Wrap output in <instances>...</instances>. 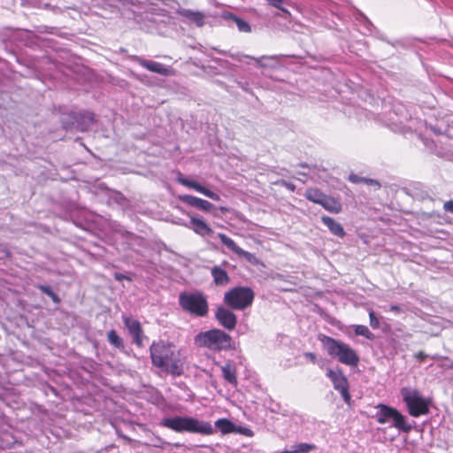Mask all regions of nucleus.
<instances>
[{"mask_svg":"<svg viewBox=\"0 0 453 453\" xmlns=\"http://www.w3.org/2000/svg\"><path fill=\"white\" fill-rule=\"evenodd\" d=\"M173 342L165 340L154 341L150 347L152 365L173 376L179 377L184 373V362L179 357Z\"/></svg>","mask_w":453,"mask_h":453,"instance_id":"nucleus-1","label":"nucleus"},{"mask_svg":"<svg viewBox=\"0 0 453 453\" xmlns=\"http://www.w3.org/2000/svg\"><path fill=\"white\" fill-rule=\"evenodd\" d=\"M319 340L332 358L348 366H357L360 358L357 351L349 344L326 334H319Z\"/></svg>","mask_w":453,"mask_h":453,"instance_id":"nucleus-2","label":"nucleus"},{"mask_svg":"<svg viewBox=\"0 0 453 453\" xmlns=\"http://www.w3.org/2000/svg\"><path fill=\"white\" fill-rule=\"evenodd\" d=\"M195 344L215 352L226 351L234 349L232 336L225 331L213 328L198 333L194 338Z\"/></svg>","mask_w":453,"mask_h":453,"instance_id":"nucleus-3","label":"nucleus"},{"mask_svg":"<svg viewBox=\"0 0 453 453\" xmlns=\"http://www.w3.org/2000/svg\"><path fill=\"white\" fill-rule=\"evenodd\" d=\"M161 425L176 433H196L201 434H211L213 428L208 422L199 421L191 417H173L162 419Z\"/></svg>","mask_w":453,"mask_h":453,"instance_id":"nucleus-4","label":"nucleus"},{"mask_svg":"<svg viewBox=\"0 0 453 453\" xmlns=\"http://www.w3.org/2000/svg\"><path fill=\"white\" fill-rule=\"evenodd\" d=\"M180 308L198 318L206 317L209 313V303L205 295L200 291L181 292L179 296Z\"/></svg>","mask_w":453,"mask_h":453,"instance_id":"nucleus-5","label":"nucleus"},{"mask_svg":"<svg viewBox=\"0 0 453 453\" xmlns=\"http://www.w3.org/2000/svg\"><path fill=\"white\" fill-rule=\"evenodd\" d=\"M255 299V292L250 287L237 286L224 294L223 302L231 310L244 311L250 307Z\"/></svg>","mask_w":453,"mask_h":453,"instance_id":"nucleus-6","label":"nucleus"},{"mask_svg":"<svg viewBox=\"0 0 453 453\" xmlns=\"http://www.w3.org/2000/svg\"><path fill=\"white\" fill-rule=\"evenodd\" d=\"M401 395L411 416L417 418L428 414L429 401L423 398L417 389L403 388Z\"/></svg>","mask_w":453,"mask_h":453,"instance_id":"nucleus-7","label":"nucleus"},{"mask_svg":"<svg viewBox=\"0 0 453 453\" xmlns=\"http://www.w3.org/2000/svg\"><path fill=\"white\" fill-rule=\"evenodd\" d=\"M379 411L376 414V420L379 424H386L390 420L393 426L400 431L409 433L411 426L407 423L406 418L395 408L380 403L377 405Z\"/></svg>","mask_w":453,"mask_h":453,"instance_id":"nucleus-8","label":"nucleus"},{"mask_svg":"<svg viewBox=\"0 0 453 453\" xmlns=\"http://www.w3.org/2000/svg\"><path fill=\"white\" fill-rule=\"evenodd\" d=\"M326 376L332 381L334 388L341 394L344 402L347 404H350L351 395L349 392V383L342 369L337 368L333 370L329 368L326 371Z\"/></svg>","mask_w":453,"mask_h":453,"instance_id":"nucleus-9","label":"nucleus"},{"mask_svg":"<svg viewBox=\"0 0 453 453\" xmlns=\"http://www.w3.org/2000/svg\"><path fill=\"white\" fill-rule=\"evenodd\" d=\"M215 319L227 331H233L237 325V316L230 308L219 306L215 311Z\"/></svg>","mask_w":453,"mask_h":453,"instance_id":"nucleus-10","label":"nucleus"},{"mask_svg":"<svg viewBox=\"0 0 453 453\" xmlns=\"http://www.w3.org/2000/svg\"><path fill=\"white\" fill-rule=\"evenodd\" d=\"M218 237L229 250L236 254L238 257L245 258L249 263L252 265H256L257 263V258L254 254L242 250L233 239L228 237L226 234L219 233Z\"/></svg>","mask_w":453,"mask_h":453,"instance_id":"nucleus-11","label":"nucleus"},{"mask_svg":"<svg viewBox=\"0 0 453 453\" xmlns=\"http://www.w3.org/2000/svg\"><path fill=\"white\" fill-rule=\"evenodd\" d=\"M176 180L179 184H180L186 188L194 189L214 201L220 200V196L217 193L210 190L206 187L202 186L200 183H198L196 181L190 180L187 179L186 177H184V175L180 172L178 173Z\"/></svg>","mask_w":453,"mask_h":453,"instance_id":"nucleus-12","label":"nucleus"},{"mask_svg":"<svg viewBox=\"0 0 453 453\" xmlns=\"http://www.w3.org/2000/svg\"><path fill=\"white\" fill-rule=\"evenodd\" d=\"M122 319L125 326L133 337L134 343L138 348H142L143 345V330L141 323L137 319H132L128 316H123Z\"/></svg>","mask_w":453,"mask_h":453,"instance_id":"nucleus-13","label":"nucleus"},{"mask_svg":"<svg viewBox=\"0 0 453 453\" xmlns=\"http://www.w3.org/2000/svg\"><path fill=\"white\" fill-rule=\"evenodd\" d=\"M136 62L145 69L156 73L164 76H169L173 73V70L169 67H166L161 63L147 60L142 58L136 57Z\"/></svg>","mask_w":453,"mask_h":453,"instance_id":"nucleus-14","label":"nucleus"},{"mask_svg":"<svg viewBox=\"0 0 453 453\" xmlns=\"http://www.w3.org/2000/svg\"><path fill=\"white\" fill-rule=\"evenodd\" d=\"M178 199L189 206L198 208L203 211L209 212L214 209V205L209 201L191 195H180Z\"/></svg>","mask_w":453,"mask_h":453,"instance_id":"nucleus-15","label":"nucleus"},{"mask_svg":"<svg viewBox=\"0 0 453 453\" xmlns=\"http://www.w3.org/2000/svg\"><path fill=\"white\" fill-rule=\"evenodd\" d=\"M190 219V228L198 235L204 237L211 235L214 232L211 227L202 219L188 215Z\"/></svg>","mask_w":453,"mask_h":453,"instance_id":"nucleus-16","label":"nucleus"},{"mask_svg":"<svg viewBox=\"0 0 453 453\" xmlns=\"http://www.w3.org/2000/svg\"><path fill=\"white\" fill-rule=\"evenodd\" d=\"M177 14L188 19L197 27H203L204 25L205 15L202 12L180 9L177 10Z\"/></svg>","mask_w":453,"mask_h":453,"instance_id":"nucleus-17","label":"nucleus"},{"mask_svg":"<svg viewBox=\"0 0 453 453\" xmlns=\"http://www.w3.org/2000/svg\"><path fill=\"white\" fill-rule=\"evenodd\" d=\"M211 274L216 286H226L230 282V277L227 272L219 265H215L211 268Z\"/></svg>","mask_w":453,"mask_h":453,"instance_id":"nucleus-18","label":"nucleus"},{"mask_svg":"<svg viewBox=\"0 0 453 453\" xmlns=\"http://www.w3.org/2000/svg\"><path fill=\"white\" fill-rule=\"evenodd\" d=\"M321 221L326 226L329 231L335 236L343 238L346 234L343 226L335 221L333 218L328 216H322Z\"/></svg>","mask_w":453,"mask_h":453,"instance_id":"nucleus-19","label":"nucleus"},{"mask_svg":"<svg viewBox=\"0 0 453 453\" xmlns=\"http://www.w3.org/2000/svg\"><path fill=\"white\" fill-rule=\"evenodd\" d=\"M321 206L331 213H339L342 211V207L341 202L330 196H325Z\"/></svg>","mask_w":453,"mask_h":453,"instance_id":"nucleus-20","label":"nucleus"},{"mask_svg":"<svg viewBox=\"0 0 453 453\" xmlns=\"http://www.w3.org/2000/svg\"><path fill=\"white\" fill-rule=\"evenodd\" d=\"M215 426L221 431L222 434H230L236 431L235 425L227 418H219L215 422Z\"/></svg>","mask_w":453,"mask_h":453,"instance_id":"nucleus-21","label":"nucleus"},{"mask_svg":"<svg viewBox=\"0 0 453 453\" xmlns=\"http://www.w3.org/2000/svg\"><path fill=\"white\" fill-rule=\"evenodd\" d=\"M223 378L234 386H237L236 370L231 365H226L222 367Z\"/></svg>","mask_w":453,"mask_h":453,"instance_id":"nucleus-22","label":"nucleus"},{"mask_svg":"<svg viewBox=\"0 0 453 453\" xmlns=\"http://www.w3.org/2000/svg\"><path fill=\"white\" fill-rule=\"evenodd\" d=\"M326 194L321 192L319 188H309L305 192V197L309 200L313 202L314 203L320 204L323 202V199L325 197Z\"/></svg>","mask_w":453,"mask_h":453,"instance_id":"nucleus-23","label":"nucleus"},{"mask_svg":"<svg viewBox=\"0 0 453 453\" xmlns=\"http://www.w3.org/2000/svg\"><path fill=\"white\" fill-rule=\"evenodd\" d=\"M107 339L109 342L119 349H124V343L122 339L119 337L115 330H110L107 334Z\"/></svg>","mask_w":453,"mask_h":453,"instance_id":"nucleus-24","label":"nucleus"},{"mask_svg":"<svg viewBox=\"0 0 453 453\" xmlns=\"http://www.w3.org/2000/svg\"><path fill=\"white\" fill-rule=\"evenodd\" d=\"M354 331L357 335H362L366 339L372 340L374 338V334L369 330V328L366 326L357 325L355 326Z\"/></svg>","mask_w":453,"mask_h":453,"instance_id":"nucleus-25","label":"nucleus"},{"mask_svg":"<svg viewBox=\"0 0 453 453\" xmlns=\"http://www.w3.org/2000/svg\"><path fill=\"white\" fill-rule=\"evenodd\" d=\"M232 19L235 22L239 31L244 32V33H250L251 31V27L248 22L245 20L238 18L235 15H230Z\"/></svg>","mask_w":453,"mask_h":453,"instance_id":"nucleus-26","label":"nucleus"},{"mask_svg":"<svg viewBox=\"0 0 453 453\" xmlns=\"http://www.w3.org/2000/svg\"><path fill=\"white\" fill-rule=\"evenodd\" d=\"M266 1H267L268 4H270L271 6L275 7L285 13H288V11L282 6L284 0H266Z\"/></svg>","mask_w":453,"mask_h":453,"instance_id":"nucleus-27","label":"nucleus"},{"mask_svg":"<svg viewBox=\"0 0 453 453\" xmlns=\"http://www.w3.org/2000/svg\"><path fill=\"white\" fill-rule=\"evenodd\" d=\"M369 319H370V326L372 328L377 329L380 327V320L377 318V316L373 311H370Z\"/></svg>","mask_w":453,"mask_h":453,"instance_id":"nucleus-28","label":"nucleus"},{"mask_svg":"<svg viewBox=\"0 0 453 453\" xmlns=\"http://www.w3.org/2000/svg\"><path fill=\"white\" fill-rule=\"evenodd\" d=\"M366 178H364V177H360L357 174H354V173H351L349 176V180L352 183H364L365 182V180Z\"/></svg>","mask_w":453,"mask_h":453,"instance_id":"nucleus-29","label":"nucleus"},{"mask_svg":"<svg viewBox=\"0 0 453 453\" xmlns=\"http://www.w3.org/2000/svg\"><path fill=\"white\" fill-rule=\"evenodd\" d=\"M37 288L40 289L42 293H44L48 296H50L54 292L52 290L51 287L48 286V285H38Z\"/></svg>","mask_w":453,"mask_h":453,"instance_id":"nucleus-30","label":"nucleus"},{"mask_svg":"<svg viewBox=\"0 0 453 453\" xmlns=\"http://www.w3.org/2000/svg\"><path fill=\"white\" fill-rule=\"evenodd\" d=\"M235 432H239L242 434H244L249 437H251L254 434V433L250 428H247V427H238V428H236Z\"/></svg>","mask_w":453,"mask_h":453,"instance_id":"nucleus-31","label":"nucleus"},{"mask_svg":"<svg viewBox=\"0 0 453 453\" xmlns=\"http://www.w3.org/2000/svg\"><path fill=\"white\" fill-rule=\"evenodd\" d=\"M364 183H365V184H367V185L373 186L376 189H379V188H380V187H381V186H380V183L378 180H372V179H367V178H366V179L365 180V182H364Z\"/></svg>","mask_w":453,"mask_h":453,"instance_id":"nucleus-32","label":"nucleus"},{"mask_svg":"<svg viewBox=\"0 0 453 453\" xmlns=\"http://www.w3.org/2000/svg\"><path fill=\"white\" fill-rule=\"evenodd\" d=\"M113 276H114V279L118 281H121L123 280H127L128 281L132 280V279L130 277H128L121 273H115Z\"/></svg>","mask_w":453,"mask_h":453,"instance_id":"nucleus-33","label":"nucleus"},{"mask_svg":"<svg viewBox=\"0 0 453 453\" xmlns=\"http://www.w3.org/2000/svg\"><path fill=\"white\" fill-rule=\"evenodd\" d=\"M443 209L453 214V200H449L444 203Z\"/></svg>","mask_w":453,"mask_h":453,"instance_id":"nucleus-34","label":"nucleus"},{"mask_svg":"<svg viewBox=\"0 0 453 453\" xmlns=\"http://www.w3.org/2000/svg\"><path fill=\"white\" fill-rule=\"evenodd\" d=\"M304 356L306 357H308L312 363L315 364L317 362V357H316V355L314 353H312V352H306L304 354Z\"/></svg>","mask_w":453,"mask_h":453,"instance_id":"nucleus-35","label":"nucleus"},{"mask_svg":"<svg viewBox=\"0 0 453 453\" xmlns=\"http://www.w3.org/2000/svg\"><path fill=\"white\" fill-rule=\"evenodd\" d=\"M50 296V297L51 298V300H52L55 303H57V304H58V303L61 302V300H60L59 296H58L55 292H53V293H52L50 296Z\"/></svg>","mask_w":453,"mask_h":453,"instance_id":"nucleus-36","label":"nucleus"},{"mask_svg":"<svg viewBox=\"0 0 453 453\" xmlns=\"http://www.w3.org/2000/svg\"><path fill=\"white\" fill-rule=\"evenodd\" d=\"M427 355L425 354L423 351H420L416 354V357L419 359L420 361H424L426 358Z\"/></svg>","mask_w":453,"mask_h":453,"instance_id":"nucleus-37","label":"nucleus"},{"mask_svg":"<svg viewBox=\"0 0 453 453\" xmlns=\"http://www.w3.org/2000/svg\"><path fill=\"white\" fill-rule=\"evenodd\" d=\"M390 311H395V312H400L401 309H400V307H399V306H397V305H392V306L390 307Z\"/></svg>","mask_w":453,"mask_h":453,"instance_id":"nucleus-38","label":"nucleus"},{"mask_svg":"<svg viewBox=\"0 0 453 453\" xmlns=\"http://www.w3.org/2000/svg\"><path fill=\"white\" fill-rule=\"evenodd\" d=\"M84 117L88 118L89 120H93L94 115L90 112H86L83 114Z\"/></svg>","mask_w":453,"mask_h":453,"instance_id":"nucleus-39","label":"nucleus"},{"mask_svg":"<svg viewBox=\"0 0 453 453\" xmlns=\"http://www.w3.org/2000/svg\"><path fill=\"white\" fill-rule=\"evenodd\" d=\"M219 211L222 212V213H226L229 211L228 208L225 207V206H220L219 207Z\"/></svg>","mask_w":453,"mask_h":453,"instance_id":"nucleus-40","label":"nucleus"},{"mask_svg":"<svg viewBox=\"0 0 453 453\" xmlns=\"http://www.w3.org/2000/svg\"><path fill=\"white\" fill-rule=\"evenodd\" d=\"M245 57H246V58H251V59L255 60V61H256L257 63H258V64L260 63V58H254V57H250V56H245Z\"/></svg>","mask_w":453,"mask_h":453,"instance_id":"nucleus-41","label":"nucleus"}]
</instances>
